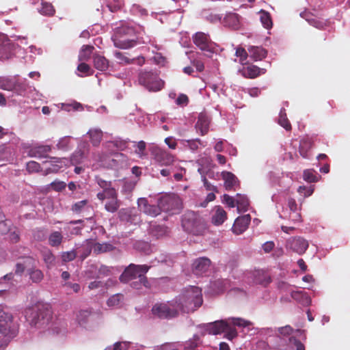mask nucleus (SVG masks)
I'll list each match as a JSON object with an SVG mask.
<instances>
[{"label":"nucleus","mask_w":350,"mask_h":350,"mask_svg":"<svg viewBox=\"0 0 350 350\" xmlns=\"http://www.w3.org/2000/svg\"><path fill=\"white\" fill-rule=\"evenodd\" d=\"M288 206L291 211L290 215H289L290 218L293 221H299L301 219V215L298 212L297 204L296 203L295 200L293 198H288Z\"/></svg>","instance_id":"27"},{"label":"nucleus","mask_w":350,"mask_h":350,"mask_svg":"<svg viewBox=\"0 0 350 350\" xmlns=\"http://www.w3.org/2000/svg\"><path fill=\"white\" fill-rule=\"evenodd\" d=\"M93 63L94 67L99 70H106L109 67V62L104 57L98 54L93 55Z\"/></svg>","instance_id":"25"},{"label":"nucleus","mask_w":350,"mask_h":350,"mask_svg":"<svg viewBox=\"0 0 350 350\" xmlns=\"http://www.w3.org/2000/svg\"><path fill=\"white\" fill-rule=\"evenodd\" d=\"M227 219V213L221 206H217L211 221L215 226L221 225Z\"/></svg>","instance_id":"23"},{"label":"nucleus","mask_w":350,"mask_h":350,"mask_svg":"<svg viewBox=\"0 0 350 350\" xmlns=\"http://www.w3.org/2000/svg\"><path fill=\"white\" fill-rule=\"evenodd\" d=\"M224 202L230 208H233L236 204V200H234L232 196L224 194Z\"/></svg>","instance_id":"62"},{"label":"nucleus","mask_w":350,"mask_h":350,"mask_svg":"<svg viewBox=\"0 0 350 350\" xmlns=\"http://www.w3.org/2000/svg\"><path fill=\"white\" fill-rule=\"evenodd\" d=\"M51 185L52 188L56 191H61L66 187V183L62 181H54L51 183Z\"/></svg>","instance_id":"59"},{"label":"nucleus","mask_w":350,"mask_h":350,"mask_svg":"<svg viewBox=\"0 0 350 350\" xmlns=\"http://www.w3.org/2000/svg\"><path fill=\"white\" fill-rule=\"evenodd\" d=\"M34 262L35 260L30 256L23 258V262L16 263V273L18 274H22L26 268L33 267Z\"/></svg>","instance_id":"26"},{"label":"nucleus","mask_w":350,"mask_h":350,"mask_svg":"<svg viewBox=\"0 0 350 350\" xmlns=\"http://www.w3.org/2000/svg\"><path fill=\"white\" fill-rule=\"evenodd\" d=\"M81 247L83 251L80 255V258L83 260L91 254L93 250V240L87 239Z\"/></svg>","instance_id":"34"},{"label":"nucleus","mask_w":350,"mask_h":350,"mask_svg":"<svg viewBox=\"0 0 350 350\" xmlns=\"http://www.w3.org/2000/svg\"><path fill=\"white\" fill-rule=\"evenodd\" d=\"M211 260L207 258H200L193 263V272L198 275L205 273L209 269Z\"/></svg>","instance_id":"18"},{"label":"nucleus","mask_w":350,"mask_h":350,"mask_svg":"<svg viewBox=\"0 0 350 350\" xmlns=\"http://www.w3.org/2000/svg\"><path fill=\"white\" fill-rule=\"evenodd\" d=\"M40 170V165L34 161H31L27 163V170L29 173L38 172Z\"/></svg>","instance_id":"53"},{"label":"nucleus","mask_w":350,"mask_h":350,"mask_svg":"<svg viewBox=\"0 0 350 350\" xmlns=\"http://www.w3.org/2000/svg\"><path fill=\"white\" fill-rule=\"evenodd\" d=\"M146 147V145L144 141H139L137 143V149L135 150V152L139 155L140 158H143L144 157L146 156V154L145 153Z\"/></svg>","instance_id":"54"},{"label":"nucleus","mask_w":350,"mask_h":350,"mask_svg":"<svg viewBox=\"0 0 350 350\" xmlns=\"http://www.w3.org/2000/svg\"><path fill=\"white\" fill-rule=\"evenodd\" d=\"M236 204L239 212H245L247 211L250 205L249 200L245 195L237 194Z\"/></svg>","instance_id":"29"},{"label":"nucleus","mask_w":350,"mask_h":350,"mask_svg":"<svg viewBox=\"0 0 350 350\" xmlns=\"http://www.w3.org/2000/svg\"><path fill=\"white\" fill-rule=\"evenodd\" d=\"M76 257L77 252L74 250L68 252H64L62 254V259L65 262L72 261Z\"/></svg>","instance_id":"49"},{"label":"nucleus","mask_w":350,"mask_h":350,"mask_svg":"<svg viewBox=\"0 0 350 350\" xmlns=\"http://www.w3.org/2000/svg\"><path fill=\"white\" fill-rule=\"evenodd\" d=\"M278 123L281 126H282L286 131H291L292 129L291 124L287 118L286 113L282 112V110L280 111V113Z\"/></svg>","instance_id":"41"},{"label":"nucleus","mask_w":350,"mask_h":350,"mask_svg":"<svg viewBox=\"0 0 350 350\" xmlns=\"http://www.w3.org/2000/svg\"><path fill=\"white\" fill-rule=\"evenodd\" d=\"M186 146L189 147L193 151L198 150L199 146L202 144V142L200 139L186 140Z\"/></svg>","instance_id":"52"},{"label":"nucleus","mask_w":350,"mask_h":350,"mask_svg":"<svg viewBox=\"0 0 350 350\" xmlns=\"http://www.w3.org/2000/svg\"><path fill=\"white\" fill-rule=\"evenodd\" d=\"M260 21L263 27L266 29H270L272 27L273 23L270 16V14L266 11L261 10L260 12Z\"/></svg>","instance_id":"36"},{"label":"nucleus","mask_w":350,"mask_h":350,"mask_svg":"<svg viewBox=\"0 0 350 350\" xmlns=\"http://www.w3.org/2000/svg\"><path fill=\"white\" fill-rule=\"evenodd\" d=\"M28 273L31 281L35 283L41 282L44 278V275L40 269L29 268Z\"/></svg>","instance_id":"35"},{"label":"nucleus","mask_w":350,"mask_h":350,"mask_svg":"<svg viewBox=\"0 0 350 350\" xmlns=\"http://www.w3.org/2000/svg\"><path fill=\"white\" fill-rule=\"evenodd\" d=\"M304 180L308 183H315L318 181L317 173L313 170H306L303 173Z\"/></svg>","instance_id":"38"},{"label":"nucleus","mask_w":350,"mask_h":350,"mask_svg":"<svg viewBox=\"0 0 350 350\" xmlns=\"http://www.w3.org/2000/svg\"><path fill=\"white\" fill-rule=\"evenodd\" d=\"M252 324L249 321L241 318H228L224 320L215 321L208 323L207 330L209 334L217 335L221 333L225 334V338L228 340H232L237 336V332L235 326L248 327Z\"/></svg>","instance_id":"2"},{"label":"nucleus","mask_w":350,"mask_h":350,"mask_svg":"<svg viewBox=\"0 0 350 350\" xmlns=\"http://www.w3.org/2000/svg\"><path fill=\"white\" fill-rule=\"evenodd\" d=\"M193 43L201 50L212 54L215 51V44L208 34L197 32L193 36Z\"/></svg>","instance_id":"12"},{"label":"nucleus","mask_w":350,"mask_h":350,"mask_svg":"<svg viewBox=\"0 0 350 350\" xmlns=\"http://www.w3.org/2000/svg\"><path fill=\"white\" fill-rule=\"evenodd\" d=\"M179 312L180 311L177 307L175 300L167 303L155 304L152 308L153 315L162 319H170L176 317Z\"/></svg>","instance_id":"6"},{"label":"nucleus","mask_w":350,"mask_h":350,"mask_svg":"<svg viewBox=\"0 0 350 350\" xmlns=\"http://www.w3.org/2000/svg\"><path fill=\"white\" fill-rule=\"evenodd\" d=\"M224 21L226 25L236 29L239 25V15L235 13H229L224 18Z\"/></svg>","instance_id":"32"},{"label":"nucleus","mask_w":350,"mask_h":350,"mask_svg":"<svg viewBox=\"0 0 350 350\" xmlns=\"http://www.w3.org/2000/svg\"><path fill=\"white\" fill-rule=\"evenodd\" d=\"M89 147L83 144L81 148L76 150L70 157V163L72 165H78L83 163L88 158Z\"/></svg>","instance_id":"14"},{"label":"nucleus","mask_w":350,"mask_h":350,"mask_svg":"<svg viewBox=\"0 0 350 350\" xmlns=\"http://www.w3.org/2000/svg\"><path fill=\"white\" fill-rule=\"evenodd\" d=\"M113 3H114L113 4L109 3L107 5V8L111 12H116L120 10L121 8L124 5V2L119 1V2H113Z\"/></svg>","instance_id":"58"},{"label":"nucleus","mask_w":350,"mask_h":350,"mask_svg":"<svg viewBox=\"0 0 350 350\" xmlns=\"http://www.w3.org/2000/svg\"><path fill=\"white\" fill-rule=\"evenodd\" d=\"M42 258L48 267L53 266L54 265L55 258L50 250L44 251L42 253Z\"/></svg>","instance_id":"45"},{"label":"nucleus","mask_w":350,"mask_h":350,"mask_svg":"<svg viewBox=\"0 0 350 350\" xmlns=\"http://www.w3.org/2000/svg\"><path fill=\"white\" fill-rule=\"evenodd\" d=\"M138 80L139 83L149 91H159L163 87V82L159 75L152 71H141Z\"/></svg>","instance_id":"8"},{"label":"nucleus","mask_w":350,"mask_h":350,"mask_svg":"<svg viewBox=\"0 0 350 350\" xmlns=\"http://www.w3.org/2000/svg\"><path fill=\"white\" fill-rule=\"evenodd\" d=\"M113 248H114L113 246L110 243H94L93 241V252L96 254L112 251L113 250Z\"/></svg>","instance_id":"31"},{"label":"nucleus","mask_w":350,"mask_h":350,"mask_svg":"<svg viewBox=\"0 0 350 350\" xmlns=\"http://www.w3.org/2000/svg\"><path fill=\"white\" fill-rule=\"evenodd\" d=\"M14 88H13L12 91L16 92L18 94H22L27 90V85L24 83L15 79L14 81Z\"/></svg>","instance_id":"47"},{"label":"nucleus","mask_w":350,"mask_h":350,"mask_svg":"<svg viewBox=\"0 0 350 350\" xmlns=\"http://www.w3.org/2000/svg\"><path fill=\"white\" fill-rule=\"evenodd\" d=\"M94 47L90 45H83L81 51L79 55V59L81 60H86L90 58V55L92 53Z\"/></svg>","instance_id":"42"},{"label":"nucleus","mask_w":350,"mask_h":350,"mask_svg":"<svg viewBox=\"0 0 350 350\" xmlns=\"http://www.w3.org/2000/svg\"><path fill=\"white\" fill-rule=\"evenodd\" d=\"M314 146V140L312 137H306L301 139L299 146L300 155L307 159L309 157V152Z\"/></svg>","instance_id":"19"},{"label":"nucleus","mask_w":350,"mask_h":350,"mask_svg":"<svg viewBox=\"0 0 350 350\" xmlns=\"http://www.w3.org/2000/svg\"><path fill=\"white\" fill-rule=\"evenodd\" d=\"M40 12L44 15L53 16L55 13V10L51 3L42 1Z\"/></svg>","instance_id":"37"},{"label":"nucleus","mask_w":350,"mask_h":350,"mask_svg":"<svg viewBox=\"0 0 350 350\" xmlns=\"http://www.w3.org/2000/svg\"><path fill=\"white\" fill-rule=\"evenodd\" d=\"M278 332L282 336H289L293 332V329L290 325H286L278 328Z\"/></svg>","instance_id":"60"},{"label":"nucleus","mask_w":350,"mask_h":350,"mask_svg":"<svg viewBox=\"0 0 350 350\" xmlns=\"http://www.w3.org/2000/svg\"><path fill=\"white\" fill-rule=\"evenodd\" d=\"M106 195V198L108 199H115L118 198V193L115 188L113 187L108 188L107 191H105Z\"/></svg>","instance_id":"63"},{"label":"nucleus","mask_w":350,"mask_h":350,"mask_svg":"<svg viewBox=\"0 0 350 350\" xmlns=\"http://www.w3.org/2000/svg\"><path fill=\"white\" fill-rule=\"evenodd\" d=\"M129 345L128 342H117L113 345V350H126Z\"/></svg>","instance_id":"64"},{"label":"nucleus","mask_w":350,"mask_h":350,"mask_svg":"<svg viewBox=\"0 0 350 350\" xmlns=\"http://www.w3.org/2000/svg\"><path fill=\"white\" fill-rule=\"evenodd\" d=\"M137 205L139 211L148 215L156 217L160 214V208L159 204H149L146 198H139L137 201Z\"/></svg>","instance_id":"15"},{"label":"nucleus","mask_w":350,"mask_h":350,"mask_svg":"<svg viewBox=\"0 0 350 350\" xmlns=\"http://www.w3.org/2000/svg\"><path fill=\"white\" fill-rule=\"evenodd\" d=\"M150 269V266L146 265H135L133 263L127 266L122 273L120 275L119 280L122 283L130 284L131 286L135 289H142L143 286L149 289L151 287L146 273Z\"/></svg>","instance_id":"1"},{"label":"nucleus","mask_w":350,"mask_h":350,"mask_svg":"<svg viewBox=\"0 0 350 350\" xmlns=\"http://www.w3.org/2000/svg\"><path fill=\"white\" fill-rule=\"evenodd\" d=\"M11 222L5 219L0 220V234H4L10 230Z\"/></svg>","instance_id":"50"},{"label":"nucleus","mask_w":350,"mask_h":350,"mask_svg":"<svg viewBox=\"0 0 350 350\" xmlns=\"http://www.w3.org/2000/svg\"><path fill=\"white\" fill-rule=\"evenodd\" d=\"M221 178L224 181V186L226 191L235 190L239 187L240 182L237 177L231 172L224 171L221 174Z\"/></svg>","instance_id":"16"},{"label":"nucleus","mask_w":350,"mask_h":350,"mask_svg":"<svg viewBox=\"0 0 350 350\" xmlns=\"http://www.w3.org/2000/svg\"><path fill=\"white\" fill-rule=\"evenodd\" d=\"M174 300L180 311L186 313L193 312L202 304V290L198 286H190L185 288Z\"/></svg>","instance_id":"3"},{"label":"nucleus","mask_w":350,"mask_h":350,"mask_svg":"<svg viewBox=\"0 0 350 350\" xmlns=\"http://www.w3.org/2000/svg\"><path fill=\"white\" fill-rule=\"evenodd\" d=\"M96 183L99 185L100 188L103 189L104 191H107L108 188L112 187L111 181H107L100 177H96Z\"/></svg>","instance_id":"55"},{"label":"nucleus","mask_w":350,"mask_h":350,"mask_svg":"<svg viewBox=\"0 0 350 350\" xmlns=\"http://www.w3.org/2000/svg\"><path fill=\"white\" fill-rule=\"evenodd\" d=\"M90 142L94 146H98L103 138V132L99 129H91L88 133Z\"/></svg>","instance_id":"30"},{"label":"nucleus","mask_w":350,"mask_h":350,"mask_svg":"<svg viewBox=\"0 0 350 350\" xmlns=\"http://www.w3.org/2000/svg\"><path fill=\"white\" fill-rule=\"evenodd\" d=\"M120 201L118 198L111 199L105 204V209L111 213H114L118 211L120 207Z\"/></svg>","instance_id":"44"},{"label":"nucleus","mask_w":350,"mask_h":350,"mask_svg":"<svg viewBox=\"0 0 350 350\" xmlns=\"http://www.w3.org/2000/svg\"><path fill=\"white\" fill-rule=\"evenodd\" d=\"M88 204V200H84L79 202H76L72 206V211L77 213H80L82 208Z\"/></svg>","instance_id":"57"},{"label":"nucleus","mask_w":350,"mask_h":350,"mask_svg":"<svg viewBox=\"0 0 350 350\" xmlns=\"http://www.w3.org/2000/svg\"><path fill=\"white\" fill-rule=\"evenodd\" d=\"M17 327L13 322L12 314L0 306V334L10 338L16 334Z\"/></svg>","instance_id":"9"},{"label":"nucleus","mask_w":350,"mask_h":350,"mask_svg":"<svg viewBox=\"0 0 350 350\" xmlns=\"http://www.w3.org/2000/svg\"><path fill=\"white\" fill-rule=\"evenodd\" d=\"M71 137L70 136H65L62 137L57 144V148L59 150H67L70 148Z\"/></svg>","instance_id":"40"},{"label":"nucleus","mask_w":350,"mask_h":350,"mask_svg":"<svg viewBox=\"0 0 350 350\" xmlns=\"http://www.w3.org/2000/svg\"><path fill=\"white\" fill-rule=\"evenodd\" d=\"M291 297L301 304L307 306L310 304L311 299L308 294L304 291H297L291 293Z\"/></svg>","instance_id":"28"},{"label":"nucleus","mask_w":350,"mask_h":350,"mask_svg":"<svg viewBox=\"0 0 350 350\" xmlns=\"http://www.w3.org/2000/svg\"><path fill=\"white\" fill-rule=\"evenodd\" d=\"M51 151V147L48 145H40L31 148L29 151V155L31 157L46 158Z\"/></svg>","instance_id":"20"},{"label":"nucleus","mask_w":350,"mask_h":350,"mask_svg":"<svg viewBox=\"0 0 350 350\" xmlns=\"http://www.w3.org/2000/svg\"><path fill=\"white\" fill-rule=\"evenodd\" d=\"M159 206L161 211L175 214L180 208V200L176 195H165L159 200Z\"/></svg>","instance_id":"11"},{"label":"nucleus","mask_w":350,"mask_h":350,"mask_svg":"<svg viewBox=\"0 0 350 350\" xmlns=\"http://www.w3.org/2000/svg\"><path fill=\"white\" fill-rule=\"evenodd\" d=\"M77 70L78 71L86 75L87 76L92 75V72H90V66L85 63L79 64L77 67Z\"/></svg>","instance_id":"56"},{"label":"nucleus","mask_w":350,"mask_h":350,"mask_svg":"<svg viewBox=\"0 0 350 350\" xmlns=\"http://www.w3.org/2000/svg\"><path fill=\"white\" fill-rule=\"evenodd\" d=\"M90 314H91L90 311H89L88 310L79 311L77 316V319L79 323L81 325L85 324L87 322L88 319L90 317Z\"/></svg>","instance_id":"46"},{"label":"nucleus","mask_w":350,"mask_h":350,"mask_svg":"<svg viewBox=\"0 0 350 350\" xmlns=\"http://www.w3.org/2000/svg\"><path fill=\"white\" fill-rule=\"evenodd\" d=\"M26 319L31 326L42 328L49 325L52 319V311L48 305L38 304L26 310Z\"/></svg>","instance_id":"4"},{"label":"nucleus","mask_w":350,"mask_h":350,"mask_svg":"<svg viewBox=\"0 0 350 350\" xmlns=\"http://www.w3.org/2000/svg\"><path fill=\"white\" fill-rule=\"evenodd\" d=\"M235 55L237 57H240V63L242 64H245V61L248 57V55H247V51H245V49L244 48H242V47H238L237 49H236V52H235Z\"/></svg>","instance_id":"48"},{"label":"nucleus","mask_w":350,"mask_h":350,"mask_svg":"<svg viewBox=\"0 0 350 350\" xmlns=\"http://www.w3.org/2000/svg\"><path fill=\"white\" fill-rule=\"evenodd\" d=\"M149 151L154 162L161 166L170 167L174 165L176 161L173 154L157 145L151 146Z\"/></svg>","instance_id":"10"},{"label":"nucleus","mask_w":350,"mask_h":350,"mask_svg":"<svg viewBox=\"0 0 350 350\" xmlns=\"http://www.w3.org/2000/svg\"><path fill=\"white\" fill-rule=\"evenodd\" d=\"M63 236L60 232H53L49 237V243L52 247H57L62 242Z\"/></svg>","instance_id":"33"},{"label":"nucleus","mask_w":350,"mask_h":350,"mask_svg":"<svg viewBox=\"0 0 350 350\" xmlns=\"http://www.w3.org/2000/svg\"><path fill=\"white\" fill-rule=\"evenodd\" d=\"M250 221L251 217L249 214L237 217L232 228V232L236 234H242L248 228Z\"/></svg>","instance_id":"17"},{"label":"nucleus","mask_w":350,"mask_h":350,"mask_svg":"<svg viewBox=\"0 0 350 350\" xmlns=\"http://www.w3.org/2000/svg\"><path fill=\"white\" fill-rule=\"evenodd\" d=\"M308 241L301 237H293L288 240L286 243L287 248H289L294 252L299 255L305 253L308 247Z\"/></svg>","instance_id":"13"},{"label":"nucleus","mask_w":350,"mask_h":350,"mask_svg":"<svg viewBox=\"0 0 350 350\" xmlns=\"http://www.w3.org/2000/svg\"><path fill=\"white\" fill-rule=\"evenodd\" d=\"M14 79L9 78L0 79V88L4 90H13Z\"/></svg>","instance_id":"39"},{"label":"nucleus","mask_w":350,"mask_h":350,"mask_svg":"<svg viewBox=\"0 0 350 350\" xmlns=\"http://www.w3.org/2000/svg\"><path fill=\"white\" fill-rule=\"evenodd\" d=\"M134 33V29L128 26H121L116 29L114 35V44L121 49H129L133 46L136 42L129 38Z\"/></svg>","instance_id":"7"},{"label":"nucleus","mask_w":350,"mask_h":350,"mask_svg":"<svg viewBox=\"0 0 350 350\" xmlns=\"http://www.w3.org/2000/svg\"><path fill=\"white\" fill-rule=\"evenodd\" d=\"M265 69L260 68L257 66L250 65L242 70V75L245 78L254 79L265 72Z\"/></svg>","instance_id":"22"},{"label":"nucleus","mask_w":350,"mask_h":350,"mask_svg":"<svg viewBox=\"0 0 350 350\" xmlns=\"http://www.w3.org/2000/svg\"><path fill=\"white\" fill-rule=\"evenodd\" d=\"M189 103V98L186 94H180L176 100V103L178 105H187Z\"/></svg>","instance_id":"61"},{"label":"nucleus","mask_w":350,"mask_h":350,"mask_svg":"<svg viewBox=\"0 0 350 350\" xmlns=\"http://www.w3.org/2000/svg\"><path fill=\"white\" fill-rule=\"evenodd\" d=\"M250 56L254 61H259L264 59L267 54V51L261 46H250L248 49Z\"/></svg>","instance_id":"24"},{"label":"nucleus","mask_w":350,"mask_h":350,"mask_svg":"<svg viewBox=\"0 0 350 350\" xmlns=\"http://www.w3.org/2000/svg\"><path fill=\"white\" fill-rule=\"evenodd\" d=\"M210 122L211 120L207 115L200 113L196 124V128L200 131L202 135H204L208 132Z\"/></svg>","instance_id":"21"},{"label":"nucleus","mask_w":350,"mask_h":350,"mask_svg":"<svg viewBox=\"0 0 350 350\" xmlns=\"http://www.w3.org/2000/svg\"><path fill=\"white\" fill-rule=\"evenodd\" d=\"M122 297H123L122 295H120V294L113 295L111 297H109V299L107 300V305L109 306H118L120 304Z\"/></svg>","instance_id":"51"},{"label":"nucleus","mask_w":350,"mask_h":350,"mask_svg":"<svg viewBox=\"0 0 350 350\" xmlns=\"http://www.w3.org/2000/svg\"><path fill=\"white\" fill-rule=\"evenodd\" d=\"M182 226L186 232L196 236L204 234L207 228L204 219L193 211H187L183 215Z\"/></svg>","instance_id":"5"},{"label":"nucleus","mask_w":350,"mask_h":350,"mask_svg":"<svg viewBox=\"0 0 350 350\" xmlns=\"http://www.w3.org/2000/svg\"><path fill=\"white\" fill-rule=\"evenodd\" d=\"M308 23L310 25L319 29H323L329 25V22L327 21L319 18H311L308 20Z\"/></svg>","instance_id":"43"}]
</instances>
